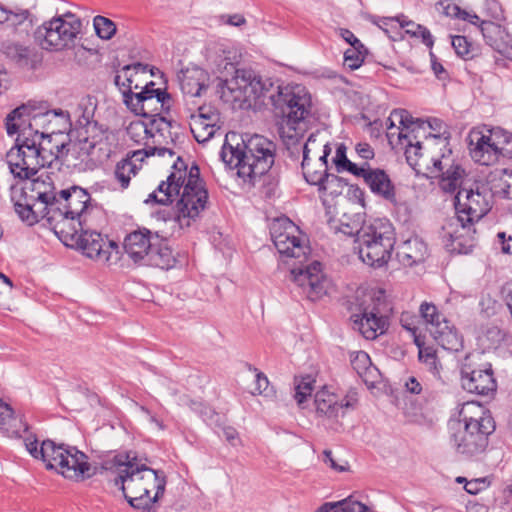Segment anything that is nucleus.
I'll return each mask as SVG.
<instances>
[{"mask_svg": "<svg viewBox=\"0 0 512 512\" xmlns=\"http://www.w3.org/2000/svg\"><path fill=\"white\" fill-rule=\"evenodd\" d=\"M365 48L351 47L344 53V64L354 70L361 66L364 60Z\"/></svg>", "mask_w": 512, "mask_h": 512, "instance_id": "48", "label": "nucleus"}, {"mask_svg": "<svg viewBox=\"0 0 512 512\" xmlns=\"http://www.w3.org/2000/svg\"><path fill=\"white\" fill-rule=\"evenodd\" d=\"M437 9L447 17L460 19L464 10H462L453 0H440L437 3Z\"/></svg>", "mask_w": 512, "mask_h": 512, "instance_id": "51", "label": "nucleus"}, {"mask_svg": "<svg viewBox=\"0 0 512 512\" xmlns=\"http://www.w3.org/2000/svg\"><path fill=\"white\" fill-rule=\"evenodd\" d=\"M77 229L78 232L81 231L78 244L87 257L108 265L118 261V246L115 242L105 241L100 233L84 230V226L82 229L79 227Z\"/></svg>", "mask_w": 512, "mask_h": 512, "instance_id": "21", "label": "nucleus"}, {"mask_svg": "<svg viewBox=\"0 0 512 512\" xmlns=\"http://www.w3.org/2000/svg\"><path fill=\"white\" fill-rule=\"evenodd\" d=\"M219 116L215 111L199 108L198 114H192L190 117V130L199 143H204L213 137L217 127Z\"/></svg>", "mask_w": 512, "mask_h": 512, "instance_id": "30", "label": "nucleus"}, {"mask_svg": "<svg viewBox=\"0 0 512 512\" xmlns=\"http://www.w3.org/2000/svg\"><path fill=\"white\" fill-rule=\"evenodd\" d=\"M426 244L419 237H411L397 246L396 257L398 262L406 267L423 262L427 256Z\"/></svg>", "mask_w": 512, "mask_h": 512, "instance_id": "32", "label": "nucleus"}, {"mask_svg": "<svg viewBox=\"0 0 512 512\" xmlns=\"http://www.w3.org/2000/svg\"><path fill=\"white\" fill-rule=\"evenodd\" d=\"M338 232L347 235V236H354L357 235V242L359 241V231L361 227H359L358 222H344L343 220H340L339 226L335 228Z\"/></svg>", "mask_w": 512, "mask_h": 512, "instance_id": "56", "label": "nucleus"}, {"mask_svg": "<svg viewBox=\"0 0 512 512\" xmlns=\"http://www.w3.org/2000/svg\"><path fill=\"white\" fill-rule=\"evenodd\" d=\"M274 116L279 119V134L289 149L303 137L311 115V95L302 85H278L271 95Z\"/></svg>", "mask_w": 512, "mask_h": 512, "instance_id": "4", "label": "nucleus"}, {"mask_svg": "<svg viewBox=\"0 0 512 512\" xmlns=\"http://www.w3.org/2000/svg\"><path fill=\"white\" fill-rule=\"evenodd\" d=\"M222 432H223V436L225 437L226 441L230 445H232L234 447L242 445L241 439L239 437V433L234 427L225 426V427H223Z\"/></svg>", "mask_w": 512, "mask_h": 512, "instance_id": "59", "label": "nucleus"}, {"mask_svg": "<svg viewBox=\"0 0 512 512\" xmlns=\"http://www.w3.org/2000/svg\"><path fill=\"white\" fill-rule=\"evenodd\" d=\"M59 473L72 480H82L94 474L91 465L87 461V456L74 446H70L68 451L65 452Z\"/></svg>", "mask_w": 512, "mask_h": 512, "instance_id": "28", "label": "nucleus"}, {"mask_svg": "<svg viewBox=\"0 0 512 512\" xmlns=\"http://www.w3.org/2000/svg\"><path fill=\"white\" fill-rule=\"evenodd\" d=\"M418 347L419 360L426 366L427 370L431 372L435 378L440 379L442 365L438 360L436 352L430 347L422 348L421 345Z\"/></svg>", "mask_w": 512, "mask_h": 512, "instance_id": "41", "label": "nucleus"}, {"mask_svg": "<svg viewBox=\"0 0 512 512\" xmlns=\"http://www.w3.org/2000/svg\"><path fill=\"white\" fill-rule=\"evenodd\" d=\"M166 154L172 157L174 153L171 149L166 147H149L144 150H136L130 157L117 163L114 171L115 178L120 183L121 187L125 189L129 186L131 177L135 176L141 168V162L145 157L153 155L164 157Z\"/></svg>", "mask_w": 512, "mask_h": 512, "instance_id": "24", "label": "nucleus"}, {"mask_svg": "<svg viewBox=\"0 0 512 512\" xmlns=\"http://www.w3.org/2000/svg\"><path fill=\"white\" fill-rule=\"evenodd\" d=\"M486 126L474 128L469 134V150L472 159L481 165H493L496 156Z\"/></svg>", "mask_w": 512, "mask_h": 512, "instance_id": "27", "label": "nucleus"}, {"mask_svg": "<svg viewBox=\"0 0 512 512\" xmlns=\"http://www.w3.org/2000/svg\"><path fill=\"white\" fill-rule=\"evenodd\" d=\"M314 404L316 415L325 419L331 429L337 430L340 418L354 409L355 402L348 396H339L323 388L315 394Z\"/></svg>", "mask_w": 512, "mask_h": 512, "instance_id": "19", "label": "nucleus"}, {"mask_svg": "<svg viewBox=\"0 0 512 512\" xmlns=\"http://www.w3.org/2000/svg\"><path fill=\"white\" fill-rule=\"evenodd\" d=\"M28 428L24 420L0 398V432L9 438L24 439L29 434Z\"/></svg>", "mask_w": 512, "mask_h": 512, "instance_id": "33", "label": "nucleus"}, {"mask_svg": "<svg viewBox=\"0 0 512 512\" xmlns=\"http://www.w3.org/2000/svg\"><path fill=\"white\" fill-rule=\"evenodd\" d=\"M336 168L339 172L341 171H348L349 173L353 174L354 176L357 173L363 172V169L361 166H358L357 164L351 162L347 156H346V147L341 144L336 149V155L333 159Z\"/></svg>", "mask_w": 512, "mask_h": 512, "instance_id": "43", "label": "nucleus"}, {"mask_svg": "<svg viewBox=\"0 0 512 512\" xmlns=\"http://www.w3.org/2000/svg\"><path fill=\"white\" fill-rule=\"evenodd\" d=\"M480 30L486 43L494 49L503 42L504 35L508 36L502 26L491 21H481Z\"/></svg>", "mask_w": 512, "mask_h": 512, "instance_id": "39", "label": "nucleus"}, {"mask_svg": "<svg viewBox=\"0 0 512 512\" xmlns=\"http://www.w3.org/2000/svg\"><path fill=\"white\" fill-rule=\"evenodd\" d=\"M429 155H420L421 164L410 165L414 169H426L430 174L440 176L439 186L447 193L462 188L464 170L455 163L452 149L445 137H436L428 141Z\"/></svg>", "mask_w": 512, "mask_h": 512, "instance_id": "10", "label": "nucleus"}, {"mask_svg": "<svg viewBox=\"0 0 512 512\" xmlns=\"http://www.w3.org/2000/svg\"><path fill=\"white\" fill-rule=\"evenodd\" d=\"M344 183L341 178L336 175L330 174L326 176L324 182L319 186V191L324 195L337 196L342 193Z\"/></svg>", "mask_w": 512, "mask_h": 512, "instance_id": "47", "label": "nucleus"}, {"mask_svg": "<svg viewBox=\"0 0 512 512\" xmlns=\"http://www.w3.org/2000/svg\"><path fill=\"white\" fill-rule=\"evenodd\" d=\"M225 85L235 101L247 103L249 106L265 104L266 99L271 102V95L278 88L271 79H263L254 71L246 69H237L234 76L226 80Z\"/></svg>", "mask_w": 512, "mask_h": 512, "instance_id": "15", "label": "nucleus"}, {"mask_svg": "<svg viewBox=\"0 0 512 512\" xmlns=\"http://www.w3.org/2000/svg\"><path fill=\"white\" fill-rule=\"evenodd\" d=\"M419 313L427 330L434 340L445 350L458 351L462 347V338L455 327L430 302H423Z\"/></svg>", "mask_w": 512, "mask_h": 512, "instance_id": "18", "label": "nucleus"}, {"mask_svg": "<svg viewBox=\"0 0 512 512\" xmlns=\"http://www.w3.org/2000/svg\"><path fill=\"white\" fill-rule=\"evenodd\" d=\"M400 323H401V325H402V327L404 329H406L407 331L412 333V335L415 338V343L417 344V346H420V342H419V339L417 337V331H418V327H417L418 318H417V316L415 314L410 313V312H403L401 314V317H400Z\"/></svg>", "mask_w": 512, "mask_h": 512, "instance_id": "49", "label": "nucleus"}, {"mask_svg": "<svg viewBox=\"0 0 512 512\" xmlns=\"http://www.w3.org/2000/svg\"><path fill=\"white\" fill-rule=\"evenodd\" d=\"M96 34L101 38L108 40L116 32V25L110 19L103 16H96L93 21Z\"/></svg>", "mask_w": 512, "mask_h": 512, "instance_id": "46", "label": "nucleus"}, {"mask_svg": "<svg viewBox=\"0 0 512 512\" xmlns=\"http://www.w3.org/2000/svg\"><path fill=\"white\" fill-rule=\"evenodd\" d=\"M55 190L54 182L47 174L25 182L20 189L21 193L26 195L29 200L39 204V213L47 218L52 215L53 211L60 209V206L57 205L58 193Z\"/></svg>", "mask_w": 512, "mask_h": 512, "instance_id": "20", "label": "nucleus"}, {"mask_svg": "<svg viewBox=\"0 0 512 512\" xmlns=\"http://www.w3.org/2000/svg\"><path fill=\"white\" fill-rule=\"evenodd\" d=\"M402 25H404L406 27H416V29H417L416 32H419L417 37H421L423 43L426 46H428V47L433 46V43H434L433 37H432L430 31L426 27H424L420 24H416L413 21L405 22Z\"/></svg>", "mask_w": 512, "mask_h": 512, "instance_id": "55", "label": "nucleus"}, {"mask_svg": "<svg viewBox=\"0 0 512 512\" xmlns=\"http://www.w3.org/2000/svg\"><path fill=\"white\" fill-rule=\"evenodd\" d=\"M6 17L7 19H5V23H8L10 26L17 27L27 22L29 17V11L25 9H7Z\"/></svg>", "mask_w": 512, "mask_h": 512, "instance_id": "52", "label": "nucleus"}, {"mask_svg": "<svg viewBox=\"0 0 512 512\" xmlns=\"http://www.w3.org/2000/svg\"><path fill=\"white\" fill-rule=\"evenodd\" d=\"M487 486L486 480L483 478L472 479L470 481H466L464 485V489L472 495H475L485 489Z\"/></svg>", "mask_w": 512, "mask_h": 512, "instance_id": "60", "label": "nucleus"}, {"mask_svg": "<svg viewBox=\"0 0 512 512\" xmlns=\"http://www.w3.org/2000/svg\"><path fill=\"white\" fill-rule=\"evenodd\" d=\"M79 108L83 109L81 117L83 118L85 124H89L93 119L96 104L92 101L91 98H88L79 104Z\"/></svg>", "mask_w": 512, "mask_h": 512, "instance_id": "57", "label": "nucleus"}, {"mask_svg": "<svg viewBox=\"0 0 512 512\" xmlns=\"http://www.w3.org/2000/svg\"><path fill=\"white\" fill-rule=\"evenodd\" d=\"M317 512H372L365 504L351 497L338 502L325 503Z\"/></svg>", "mask_w": 512, "mask_h": 512, "instance_id": "38", "label": "nucleus"}, {"mask_svg": "<svg viewBox=\"0 0 512 512\" xmlns=\"http://www.w3.org/2000/svg\"><path fill=\"white\" fill-rule=\"evenodd\" d=\"M270 234L282 261L291 266V281L298 293L313 302L327 295L332 281L323 272L319 261L306 264L310 248L300 236L298 227L287 217H280L272 222Z\"/></svg>", "mask_w": 512, "mask_h": 512, "instance_id": "1", "label": "nucleus"}, {"mask_svg": "<svg viewBox=\"0 0 512 512\" xmlns=\"http://www.w3.org/2000/svg\"><path fill=\"white\" fill-rule=\"evenodd\" d=\"M178 197L173 213L163 216L164 221L172 220L183 229L191 224L206 209L208 203V191L200 178V170L197 165L189 169L180 158L172 165V171L166 181H162L157 189L149 194L145 203L155 202L167 205Z\"/></svg>", "mask_w": 512, "mask_h": 512, "instance_id": "2", "label": "nucleus"}, {"mask_svg": "<svg viewBox=\"0 0 512 512\" xmlns=\"http://www.w3.org/2000/svg\"><path fill=\"white\" fill-rule=\"evenodd\" d=\"M351 365L366 384H373L378 377V369L372 365L369 355L357 351L351 355Z\"/></svg>", "mask_w": 512, "mask_h": 512, "instance_id": "34", "label": "nucleus"}, {"mask_svg": "<svg viewBox=\"0 0 512 512\" xmlns=\"http://www.w3.org/2000/svg\"><path fill=\"white\" fill-rule=\"evenodd\" d=\"M295 395L294 398L299 406H302L307 400V397L311 396L313 391L314 380L311 376L307 375L301 378H295Z\"/></svg>", "mask_w": 512, "mask_h": 512, "instance_id": "44", "label": "nucleus"}, {"mask_svg": "<svg viewBox=\"0 0 512 512\" xmlns=\"http://www.w3.org/2000/svg\"><path fill=\"white\" fill-rule=\"evenodd\" d=\"M431 56V68L436 75V77L440 80L445 79L447 76L446 70L442 66L441 63L437 61V58L433 53H430Z\"/></svg>", "mask_w": 512, "mask_h": 512, "instance_id": "64", "label": "nucleus"}, {"mask_svg": "<svg viewBox=\"0 0 512 512\" xmlns=\"http://www.w3.org/2000/svg\"><path fill=\"white\" fill-rule=\"evenodd\" d=\"M429 127L437 132V134H430L428 137H426L425 146L423 147V154L429 155L428 149H427V143L429 140L436 138V137H445L447 138V141L449 142V133L446 131V127L444 123L439 119H432L429 121Z\"/></svg>", "mask_w": 512, "mask_h": 512, "instance_id": "50", "label": "nucleus"}, {"mask_svg": "<svg viewBox=\"0 0 512 512\" xmlns=\"http://www.w3.org/2000/svg\"><path fill=\"white\" fill-rule=\"evenodd\" d=\"M339 35L343 40L351 45V47L364 48L361 41L348 29H340Z\"/></svg>", "mask_w": 512, "mask_h": 512, "instance_id": "62", "label": "nucleus"}, {"mask_svg": "<svg viewBox=\"0 0 512 512\" xmlns=\"http://www.w3.org/2000/svg\"><path fill=\"white\" fill-rule=\"evenodd\" d=\"M451 44L457 55L461 57L469 56L471 44L468 42L466 37L460 35L453 36Z\"/></svg>", "mask_w": 512, "mask_h": 512, "instance_id": "53", "label": "nucleus"}, {"mask_svg": "<svg viewBox=\"0 0 512 512\" xmlns=\"http://www.w3.org/2000/svg\"><path fill=\"white\" fill-rule=\"evenodd\" d=\"M494 430L490 411L478 402H466L459 411L458 422L452 427L450 445L462 457H478L485 452L488 437Z\"/></svg>", "mask_w": 512, "mask_h": 512, "instance_id": "5", "label": "nucleus"}, {"mask_svg": "<svg viewBox=\"0 0 512 512\" xmlns=\"http://www.w3.org/2000/svg\"><path fill=\"white\" fill-rule=\"evenodd\" d=\"M319 137V134H311L302 147V170L304 178L308 183L318 186H320L324 182L326 176L330 175L327 173V157L331 153L330 146L327 143H324V141L322 140L320 145L323 146V154L319 156V158L314 164L311 163V144L315 142Z\"/></svg>", "mask_w": 512, "mask_h": 512, "instance_id": "23", "label": "nucleus"}, {"mask_svg": "<svg viewBox=\"0 0 512 512\" xmlns=\"http://www.w3.org/2000/svg\"><path fill=\"white\" fill-rule=\"evenodd\" d=\"M355 150L359 157H361L364 160L374 158V150L368 143H358L355 147Z\"/></svg>", "mask_w": 512, "mask_h": 512, "instance_id": "63", "label": "nucleus"}, {"mask_svg": "<svg viewBox=\"0 0 512 512\" xmlns=\"http://www.w3.org/2000/svg\"><path fill=\"white\" fill-rule=\"evenodd\" d=\"M154 83L150 82L149 84H146L144 87H140V91L136 92L137 94H140L142 97H145V104L147 107L151 110L153 105H160L162 106L166 97L168 95L166 92L162 91L161 89H155Z\"/></svg>", "mask_w": 512, "mask_h": 512, "instance_id": "42", "label": "nucleus"}, {"mask_svg": "<svg viewBox=\"0 0 512 512\" xmlns=\"http://www.w3.org/2000/svg\"><path fill=\"white\" fill-rule=\"evenodd\" d=\"M395 242V230L389 220L377 218L366 222L359 231V258L370 267L381 268L390 260Z\"/></svg>", "mask_w": 512, "mask_h": 512, "instance_id": "9", "label": "nucleus"}, {"mask_svg": "<svg viewBox=\"0 0 512 512\" xmlns=\"http://www.w3.org/2000/svg\"><path fill=\"white\" fill-rule=\"evenodd\" d=\"M123 247L127 256L138 265L169 269L175 262L172 251L163 238L148 229L128 234Z\"/></svg>", "mask_w": 512, "mask_h": 512, "instance_id": "11", "label": "nucleus"}, {"mask_svg": "<svg viewBox=\"0 0 512 512\" xmlns=\"http://www.w3.org/2000/svg\"><path fill=\"white\" fill-rule=\"evenodd\" d=\"M58 116L64 117L63 111H38L27 105L14 109L6 118V129L9 135L18 133L17 143L27 138L36 140L60 136L50 128L52 121Z\"/></svg>", "mask_w": 512, "mask_h": 512, "instance_id": "12", "label": "nucleus"}, {"mask_svg": "<svg viewBox=\"0 0 512 512\" xmlns=\"http://www.w3.org/2000/svg\"><path fill=\"white\" fill-rule=\"evenodd\" d=\"M353 328L367 340H374L388 328V318L379 309L364 308L360 315H353Z\"/></svg>", "mask_w": 512, "mask_h": 512, "instance_id": "26", "label": "nucleus"}, {"mask_svg": "<svg viewBox=\"0 0 512 512\" xmlns=\"http://www.w3.org/2000/svg\"><path fill=\"white\" fill-rule=\"evenodd\" d=\"M17 190L13 189L12 201L14 202L15 212L19 215L21 220L26 221L32 225L37 222V213H39L40 206L33 200L20 192V198L17 199Z\"/></svg>", "mask_w": 512, "mask_h": 512, "instance_id": "36", "label": "nucleus"}, {"mask_svg": "<svg viewBox=\"0 0 512 512\" xmlns=\"http://www.w3.org/2000/svg\"><path fill=\"white\" fill-rule=\"evenodd\" d=\"M130 71H131L130 67L126 66L123 69V74L122 75H117L115 77V84L117 86L123 88L122 90H128L129 89V85L132 87V90L133 89L137 90V89L140 88L137 84L135 86H132L133 80H132V75L129 74Z\"/></svg>", "mask_w": 512, "mask_h": 512, "instance_id": "54", "label": "nucleus"}, {"mask_svg": "<svg viewBox=\"0 0 512 512\" xmlns=\"http://www.w3.org/2000/svg\"><path fill=\"white\" fill-rule=\"evenodd\" d=\"M81 28L80 18L67 12L39 26L35 31V39L45 50L60 51L74 45Z\"/></svg>", "mask_w": 512, "mask_h": 512, "instance_id": "14", "label": "nucleus"}, {"mask_svg": "<svg viewBox=\"0 0 512 512\" xmlns=\"http://www.w3.org/2000/svg\"><path fill=\"white\" fill-rule=\"evenodd\" d=\"M127 134L131 140L138 144L144 143L146 140L153 137L147 125L142 121L131 122L127 127Z\"/></svg>", "mask_w": 512, "mask_h": 512, "instance_id": "45", "label": "nucleus"}, {"mask_svg": "<svg viewBox=\"0 0 512 512\" xmlns=\"http://www.w3.org/2000/svg\"><path fill=\"white\" fill-rule=\"evenodd\" d=\"M408 22L401 17H382L373 21L383 32L393 41H397L403 38L402 29L405 27L403 23Z\"/></svg>", "mask_w": 512, "mask_h": 512, "instance_id": "37", "label": "nucleus"}, {"mask_svg": "<svg viewBox=\"0 0 512 512\" xmlns=\"http://www.w3.org/2000/svg\"><path fill=\"white\" fill-rule=\"evenodd\" d=\"M58 137L36 140L27 138L6 154L10 172L19 179H30L37 171L67 155L77 144L58 141Z\"/></svg>", "mask_w": 512, "mask_h": 512, "instance_id": "7", "label": "nucleus"}, {"mask_svg": "<svg viewBox=\"0 0 512 512\" xmlns=\"http://www.w3.org/2000/svg\"><path fill=\"white\" fill-rule=\"evenodd\" d=\"M57 205L60 209L48 216L49 221H56L57 225L70 221L74 233H78L77 227L82 229L86 225L91 204L85 189L79 186L62 189L57 196Z\"/></svg>", "mask_w": 512, "mask_h": 512, "instance_id": "17", "label": "nucleus"}, {"mask_svg": "<svg viewBox=\"0 0 512 512\" xmlns=\"http://www.w3.org/2000/svg\"><path fill=\"white\" fill-rule=\"evenodd\" d=\"M276 145L264 136L254 135L242 146L225 144L221 158L230 168L236 169V175L244 182H253L257 177L266 174L274 164Z\"/></svg>", "mask_w": 512, "mask_h": 512, "instance_id": "8", "label": "nucleus"}, {"mask_svg": "<svg viewBox=\"0 0 512 512\" xmlns=\"http://www.w3.org/2000/svg\"><path fill=\"white\" fill-rule=\"evenodd\" d=\"M179 86L183 94L199 97L209 86L208 73L197 66L181 69L177 74Z\"/></svg>", "mask_w": 512, "mask_h": 512, "instance_id": "29", "label": "nucleus"}, {"mask_svg": "<svg viewBox=\"0 0 512 512\" xmlns=\"http://www.w3.org/2000/svg\"><path fill=\"white\" fill-rule=\"evenodd\" d=\"M361 168L363 172H359L355 176L363 178L373 194L391 203H396V191L389 175L382 169L371 168L367 163L361 165Z\"/></svg>", "mask_w": 512, "mask_h": 512, "instance_id": "25", "label": "nucleus"}, {"mask_svg": "<svg viewBox=\"0 0 512 512\" xmlns=\"http://www.w3.org/2000/svg\"><path fill=\"white\" fill-rule=\"evenodd\" d=\"M461 386L468 393L488 396L496 391L492 365L482 352L467 354L460 362Z\"/></svg>", "mask_w": 512, "mask_h": 512, "instance_id": "16", "label": "nucleus"}, {"mask_svg": "<svg viewBox=\"0 0 512 512\" xmlns=\"http://www.w3.org/2000/svg\"><path fill=\"white\" fill-rule=\"evenodd\" d=\"M106 469L115 470V486L119 487L128 503L140 510L150 511L163 495L166 479L161 471L139 464L129 455H116L106 463Z\"/></svg>", "mask_w": 512, "mask_h": 512, "instance_id": "3", "label": "nucleus"}, {"mask_svg": "<svg viewBox=\"0 0 512 512\" xmlns=\"http://www.w3.org/2000/svg\"><path fill=\"white\" fill-rule=\"evenodd\" d=\"M388 122L387 138L392 148L404 150L409 165H422L420 155L423 154V146L418 139L421 126L404 109L393 110Z\"/></svg>", "mask_w": 512, "mask_h": 512, "instance_id": "13", "label": "nucleus"}, {"mask_svg": "<svg viewBox=\"0 0 512 512\" xmlns=\"http://www.w3.org/2000/svg\"><path fill=\"white\" fill-rule=\"evenodd\" d=\"M183 404L189 406L193 411L199 413L204 419L212 414V410L201 402L189 400L185 397L183 399Z\"/></svg>", "mask_w": 512, "mask_h": 512, "instance_id": "58", "label": "nucleus"}, {"mask_svg": "<svg viewBox=\"0 0 512 512\" xmlns=\"http://www.w3.org/2000/svg\"><path fill=\"white\" fill-rule=\"evenodd\" d=\"M123 100L126 106L137 115L148 116L150 109L145 104V97L132 91L129 85L128 90H122Z\"/></svg>", "mask_w": 512, "mask_h": 512, "instance_id": "40", "label": "nucleus"}, {"mask_svg": "<svg viewBox=\"0 0 512 512\" xmlns=\"http://www.w3.org/2000/svg\"><path fill=\"white\" fill-rule=\"evenodd\" d=\"M3 54L17 66L26 69H35L41 62L38 51L31 46L19 42H6L2 45Z\"/></svg>", "mask_w": 512, "mask_h": 512, "instance_id": "31", "label": "nucleus"}, {"mask_svg": "<svg viewBox=\"0 0 512 512\" xmlns=\"http://www.w3.org/2000/svg\"><path fill=\"white\" fill-rule=\"evenodd\" d=\"M24 445L27 452L36 460L45 463L47 469H55L59 473V468L63 464L65 452L68 451V445L56 444L48 439L40 445L38 439L32 433L25 435Z\"/></svg>", "mask_w": 512, "mask_h": 512, "instance_id": "22", "label": "nucleus"}, {"mask_svg": "<svg viewBox=\"0 0 512 512\" xmlns=\"http://www.w3.org/2000/svg\"><path fill=\"white\" fill-rule=\"evenodd\" d=\"M488 134L495 150L496 162L500 157L512 158V134L499 128H488Z\"/></svg>", "mask_w": 512, "mask_h": 512, "instance_id": "35", "label": "nucleus"}, {"mask_svg": "<svg viewBox=\"0 0 512 512\" xmlns=\"http://www.w3.org/2000/svg\"><path fill=\"white\" fill-rule=\"evenodd\" d=\"M269 381L268 378L263 373H257L255 379V388L253 389V394H263L268 389Z\"/></svg>", "mask_w": 512, "mask_h": 512, "instance_id": "61", "label": "nucleus"}, {"mask_svg": "<svg viewBox=\"0 0 512 512\" xmlns=\"http://www.w3.org/2000/svg\"><path fill=\"white\" fill-rule=\"evenodd\" d=\"M492 193L486 187H462L455 196L456 217L443 226L442 238L451 242V250L467 253L462 238L470 235L471 226L491 209ZM475 230H473V233Z\"/></svg>", "mask_w": 512, "mask_h": 512, "instance_id": "6", "label": "nucleus"}]
</instances>
